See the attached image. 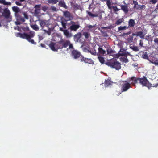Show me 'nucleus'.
Returning a JSON list of instances; mask_svg holds the SVG:
<instances>
[{
	"instance_id": "f257e3e1",
	"label": "nucleus",
	"mask_w": 158,
	"mask_h": 158,
	"mask_svg": "<svg viewBox=\"0 0 158 158\" xmlns=\"http://www.w3.org/2000/svg\"><path fill=\"white\" fill-rule=\"evenodd\" d=\"M12 8L15 12V16L17 21L24 22L25 21V19H28V16L27 12L21 11V9L16 6L12 7Z\"/></svg>"
},
{
	"instance_id": "f03ea898",
	"label": "nucleus",
	"mask_w": 158,
	"mask_h": 158,
	"mask_svg": "<svg viewBox=\"0 0 158 158\" xmlns=\"http://www.w3.org/2000/svg\"><path fill=\"white\" fill-rule=\"evenodd\" d=\"M131 80L133 81L131 84L133 85L139 83L143 86H146L148 88L152 86V84L149 83L145 76H143L142 78L132 77L131 78Z\"/></svg>"
},
{
	"instance_id": "7ed1b4c3",
	"label": "nucleus",
	"mask_w": 158,
	"mask_h": 158,
	"mask_svg": "<svg viewBox=\"0 0 158 158\" xmlns=\"http://www.w3.org/2000/svg\"><path fill=\"white\" fill-rule=\"evenodd\" d=\"M51 50L54 51H57L59 49L66 48L68 45L67 42L62 41V40L58 42H51L49 45Z\"/></svg>"
},
{
	"instance_id": "20e7f679",
	"label": "nucleus",
	"mask_w": 158,
	"mask_h": 158,
	"mask_svg": "<svg viewBox=\"0 0 158 158\" xmlns=\"http://www.w3.org/2000/svg\"><path fill=\"white\" fill-rule=\"evenodd\" d=\"M105 64L115 70H118L121 68V64L117 60L113 58L108 60L105 63Z\"/></svg>"
},
{
	"instance_id": "39448f33",
	"label": "nucleus",
	"mask_w": 158,
	"mask_h": 158,
	"mask_svg": "<svg viewBox=\"0 0 158 158\" xmlns=\"http://www.w3.org/2000/svg\"><path fill=\"white\" fill-rule=\"evenodd\" d=\"M35 35V32L33 31H31L27 33H17L15 34V36L16 37H20L23 39H26L27 40L33 38Z\"/></svg>"
},
{
	"instance_id": "423d86ee",
	"label": "nucleus",
	"mask_w": 158,
	"mask_h": 158,
	"mask_svg": "<svg viewBox=\"0 0 158 158\" xmlns=\"http://www.w3.org/2000/svg\"><path fill=\"white\" fill-rule=\"evenodd\" d=\"M131 88V84L126 81H123L121 84V92H126Z\"/></svg>"
},
{
	"instance_id": "0eeeda50",
	"label": "nucleus",
	"mask_w": 158,
	"mask_h": 158,
	"mask_svg": "<svg viewBox=\"0 0 158 158\" xmlns=\"http://www.w3.org/2000/svg\"><path fill=\"white\" fill-rule=\"evenodd\" d=\"M128 56H132V55L130 54L128 52L126 51V50L121 48L119 53L116 54V57L118 58L120 56H124V57H126Z\"/></svg>"
},
{
	"instance_id": "6e6552de",
	"label": "nucleus",
	"mask_w": 158,
	"mask_h": 158,
	"mask_svg": "<svg viewBox=\"0 0 158 158\" xmlns=\"http://www.w3.org/2000/svg\"><path fill=\"white\" fill-rule=\"evenodd\" d=\"M4 16L8 19L9 21H10L12 20V16L10 15V12L8 8H6L4 10L3 13Z\"/></svg>"
},
{
	"instance_id": "1a4fd4ad",
	"label": "nucleus",
	"mask_w": 158,
	"mask_h": 158,
	"mask_svg": "<svg viewBox=\"0 0 158 158\" xmlns=\"http://www.w3.org/2000/svg\"><path fill=\"white\" fill-rule=\"evenodd\" d=\"M41 4H39L35 5L34 7L35 9L34 15L35 16L37 17L39 19L40 18L39 15L41 11Z\"/></svg>"
},
{
	"instance_id": "9d476101",
	"label": "nucleus",
	"mask_w": 158,
	"mask_h": 158,
	"mask_svg": "<svg viewBox=\"0 0 158 158\" xmlns=\"http://www.w3.org/2000/svg\"><path fill=\"white\" fill-rule=\"evenodd\" d=\"M72 23L71 25L70 26V29L72 31H75L79 29L80 27L78 23H76L73 22H71Z\"/></svg>"
},
{
	"instance_id": "9b49d317",
	"label": "nucleus",
	"mask_w": 158,
	"mask_h": 158,
	"mask_svg": "<svg viewBox=\"0 0 158 158\" xmlns=\"http://www.w3.org/2000/svg\"><path fill=\"white\" fill-rule=\"evenodd\" d=\"M72 56H73V57L76 59L79 57L81 58V53L78 51L76 50H73L72 52Z\"/></svg>"
},
{
	"instance_id": "f8f14e48",
	"label": "nucleus",
	"mask_w": 158,
	"mask_h": 158,
	"mask_svg": "<svg viewBox=\"0 0 158 158\" xmlns=\"http://www.w3.org/2000/svg\"><path fill=\"white\" fill-rule=\"evenodd\" d=\"M80 61L81 62L84 61L85 63L92 64L93 63V61L91 59L85 58L83 56H81L80 58Z\"/></svg>"
},
{
	"instance_id": "ddd939ff",
	"label": "nucleus",
	"mask_w": 158,
	"mask_h": 158,
	"mask_svg": "<svg viewBox=\"0 0 158 158\" xmlns=\"http://www.w3.org/2000/svg\"><path fill=\"white\" fill-rule=\"evenodd\" d=\"M64 16L68 20H70L73 18V17L71 13L68 11H65L63 12Z\"/></svg>"
},
{
	"instance_id": "4468645a",
	"label": "nucleus",
	"mask_w": 158,
	"mask_h": 158,
	"mask_svg": "<svg viewBox=\"0 0 158 158\" xmlns=\"http://www.w3.org/2000/svg\"><path fill=\"white\" fill-rule=\"evenodd\" d=\"M38 21H39V24L40 25V27H42V29L45 26H47V24H46V23L47 22V21L46 20H40L39 19L38 20Z\"/></svg>"
},
{
	"instance_id": "2eb2a0df",
	"label": "nucleus",
	"mask_w": 158,
	"mask_h": 158,
	"mask_svg": "<svg viewBox=\"0 0 158 158\" xmlns=\"http://www.w3.org/2000/svg\"><path fill=\"white\" fill-rule=\"evenodd\" d=\"M121 9L122 10L125 14H127L129 10L128 6L127 5H121Z\"/></svg>"
},
{
	"instance_id": "dca6fc26",
	"label": "nucleus",
	"mask_w": 158,
	"mask_h": 158,
	"mask_svg": "<svg viewBox=\"0 0 158 158\" xmlns=\"http://www.w3.org/2000/svg\"><path fill=\"white\" fill-rule=\"evenodd\" d=\"M112 82L111 81L110 79H106L104 82V86L105 87H107L110 86L112 85Z\"/></svg>"
},
{
	"instance_id": "f3484780",
	"label": "nucleus",
	"mask_w": 158,
	"mask_h": 158,
	"mask_svg": "<svg viewBox=\"0 0 158 158\" xmlns=\"http://www.w3.org/2000/svg\"><path fill=\"white\" fill-rule=\"evenodd\" d=\"M133 35H135L137 36H139L140 38L142 39L143 38L144 35L143 34V33L142 31H139L135 32L133 34Z\"/></svg>"
},
{
	"instance_id": "a211bd4d",
	"label": "nucleus",
	"mask_w": 158,
	"mask_h": 158,
	"mask_svg": "<svg viewBox=\"0 0 158 158\" xmlns=\"http://www.w3.org/2000/svg\"><path fill=\"white\" fill-rule=\"evenodd\" d=\"M98 53L100 55H104L106 53L105 50H103L102 48L99 47L98 48Z\"/></svg>"
},
{
	"instance_id": "6ab92c4d",
	"label": "nucleus",
	"mask_w": 158,
	"mask_h": 158,
	"mask_svg": "<svg viewBox=\"0 0 158 158\" xmlns=\"http://www.w3.org/2000/svg\"><path fill=\"white\" fill-rule=\"evenodd\" d=\"M58 5L60 6L64 7L66 9L67 8V6L65 4V3L63 1H60L59 2Z\"/></svg>"
},
{
	"instance_id": "aec40b11",
	"label": "nucleus",
	"mask_w": 158,
	"mask_h": 158,
	"mask_svg": "<svg viewBox=\"0 0 158 158\" xmlns=\"http://www.w3.org/2000/svg\"><path fill=\"white\" fill-rule=\"evenodd\" d=\"M64 34L67 38L70 37L72 36V35L71 33L69 32L67 30H64Z\"/></svg>"
},
{
	"instance_id": "412c9836",
	"label": "nucleus",
	"mask_w": 158,
	"mask_h": 158,
	"mask_svg": "<svg viewBox=\"0 0 158 158\" xmlns=\"http://www.w3.org/2000/svg\"><path fill=\"white\" fill-rule=\"evenodd\" d=\"M135 24V22L134 20L132 19H130L128 22V27H133Z\"/></svg>"
},
{
	"instance_id": "4be33fe9",
	"label": "nucleus",
	"mask_w": 158,
	"mask_h": 158,
	"mask_svg": "<svg viewBox=\"0 0 158 158\" xmlns=\"http://www.w3.org/2000/svg\"><path fill=\"white\" fill-rule=\"evenodd\" d=\"M0 3L3 4L5 5L10 6L11 4V2H6L5 0H0Z\"/></svg>"
},
{
	"instance_id": "5701e85b",
	"label": "nucleus",
	"mask_w": 158,
	"mask_h": 158,
	"mask_svg": "<svg viewBox=\"0 0 158 158\" xmlns=\"http://www.w3.org/2000/svg\"><path fill=\"white\" fill-rule=\"evenodd\" d=\"M133 4L134 5V8L136 10H138V9L139 8L140 5H139L138 4V3L137 1H133Z\"/></svg>"
},
{
	"instance_id": "b1692460",
	"label": "nucleus",
	"mask_w": 158,
	"mask_h": 158,
	"mask_svg": "<svg viewBox=\"0 0 158 158\" xmlns=\"http://www.w3.org/2000/svg\"><path fill=\"white\" fill-rule=\"evenodd\" d=\"M88 51L92 55L95 56L97 55L96 51L94 48L93 49L88 50Z\"/></svg>"
},
{
	"instance_id": "393cba45",
	"label": "nucleus",
	"mask_w": 158,
	"mask_h": 158,
	"mask_svg": "<svg viewBox=\"0 0 158 158\" xmlns=\"http://www.w3.org/2000/svg\"><path fill=\"white\" fill-rule=\"evenodd\" d=\"M98 59L99 60L100 62L102 64H103L104 63L105 64V60L103 57L100 56H98Z\"/></svg>"
},
{
	"instance_id": "a878e982",
	"label": "nucleus",
	"mask_w": 158,
	"mask_h": 158,
	"mask_svg": "<svg viewBox=\"0 0 158 158\" xmlns=\"http://www.w3.org/2000/svg\"><path fill=\"white\" fill-rule=\"evenodd\" d=\"M62 41L64 42H68V45H67V47L68 46H69V49H73V46L72 44L70 43V42L69 40H62Z\"/></svg>"
},
{
	"instance_id": "bb28decb",
	"label": "nucleus",
	"mask_w": 158,
	"mask_h": 158,
	"mask_svg": "<svg viewBox=\"0 0 158 158\" xmlns=\"http://www.w3.org/2000/svg\"><path fill=\"white\" fill-rule=\"evenodd\" d=\"M150 62L152 64H154L158 66V59H152L150 60Z\"/></svg>"
},
{
	"instance_id": "cd10ccee",
	"label": "nucleus",
	"mask_w": 158,
	"mask_h": 158,
	"mask_svg": "<svg viewBox=\"0 0 158 158\" xmlns=\"http://www.w3.org/2000/svg\"><path fill=\"white\" fill-rule=\"evenodd\" d=\"M87 13L89 16L92 17H97L98 16V15L97 14H93L91 12L87 11Z\"/></svg>"
},
{
	"instance_id": "c85d7f7f",
	"label": "nucleus",
	"mask_w": 158,
	"mask_h": 158,
	"mask_svg": "<svg viewBox=\"0 0 158 158\" xmlns=\"http://www.w3.org/2000/svg\"><path fill=\"white\" fill-rule=\"evenodd\" d=\"M130 48L132 49L135 51L137 52L139 51V48L137 46L132 45L130 46Z\"/></svg>"
},
{
	"instance_id": "c756f323",
	"label": "nucleus",
	"mask_w": 158,
	"mask_h": 158,
	"mask_svg": "<svg viewBox=\"0 0 158 158\" xmlns=\"http://www.w3.org/2000/svg\"><path fill=\"white\" fill-rule=\"evenodd\" d=\"M120 60L121 61L125 63H127L129 61L128 60L127 58V56L121 57L120 58Z\"/></svg>"
},
{
	"instance_id": "7c9ffc66",
	"label": "nucleus",
	"mask_w": 158,
	"mask_h": 158,
	"mask_svg": "<svg viewBox=\"0 0 158 158\" xmlns=\"http://www.w3.org/2000/svg\"><path fill=\"white\" fill-rule=\"evenodd\" d=\"M81 35V34L80 32H78L77 34L74 35V39L78 40L80 39Z\"/></svg>"
},
{
	"instance_id": "2f4dec72",
	"label": "nucleus",
	"mask_w": 158,
	"mask_h": 158,
	"mask_svg": "<svg viewBox=\"0 0 158 158\" xmlns=\"http://www.w3.org/2000/svg\"><path fill=\"white\" fill-rule=\"evenodd\" d=\"M106 5L108 7V8L110 9H113V6H111V1H106Z\"/></svg>"
},
{
	"instance_id": "473e14b6",
	"label": "nucleus",
	"mask_w": 158,
	"mask_h": 158,
	"mask_svg": "<svg viewBox=\"0 0 158 158\" xmlns=\"http://www.w3.org/2000/svg\"><path fill=\"white\" fill-rule=\"evenodd\" d=\"M58 2V0H48V2L50 4H56Z\"/></svg>"
},
{
	"instance_id": "72a5a7b5",
	"label": "nucleus",
	"mask_w": 158,
	"mask_h": 158,
	"mask_svg": "<svg viewBox=\"0 0 158 158\" xmlns=\"http://www.w3.org/2000/svg\"><path fill=\"white\" fill-rule=\"evenodd\" d=\"M117 44L120 48H122L123 47V42L121 40H119V41L118 42Z\"/></svg>"
},
{
	"instance_id": "f704fd0d",
	"label": "nucleus",
	"mask_w": 158,
	"mask_h": 158,
	"mask_svg": "<svg viewBox=\"0 0 158 158\" xmlns=\"http://www.w3.org/2000/svg\"><path fill=\"white\" fill-rule=\"evenodd\" d=\"M83 35L84 36L86 39L88 38L90 36V34L88 32H84L83 33Z\"/></svg>"
},
{
	"instance_id": "c9c22d12",
	"label": "nucleus",
	"mask_w": 158,
	"mask_h": 158,
	"mask_svg": "<svg viewBox=\"0 0 158 158\" xmlns=\"http://www.w3.org/2000/svg\"><path fill=\"white\" fill-rule=\"evenodd\" d=\"M31 27L34 30L36 31H38L39 30V28L38 26L36 24L32 25Z\"/></svg>"
},
{
	"instance_id": "e433bc0d",
	"label": "nucleus",
	"mask_w": 158,
	"mask_h": 158,
	"mask_svg": "<svg viewBox=\"0 0 158 158\" xmlns=\"http://www.w3.org/2000/svg\"><path fill=\"white\" fill-rule=\"evenodd\" d=\"M129 27H127L126 26H124L123 27L120 26L118 27V30L119 31L124 30L127 29Z\"/></svg>"
},
{
	"instance_id": "4c0bfd02",
	"label": "nucleus",
	"mask_w": 158,
	"mask_h": 158,
	"mask_svg": "<svg viewBox=\"0 0 158 158\" xmlns=\"http://www.w3.org/2000/svg\"><path fill=\"white\" fill-rule=\"evenodd\" d=\"M50 10H51L53 12H57L58 10V9L54 6H51Z\"/></svg>"
},
{
	"instance_id": "58836bf2",
	"label": "nucleus",
	"mask_w": 158,
	"mask_h": 158,
	"mask_svg": "<svg viewBox=\"0 0 158 158\" xmlns=\"http://www.w3.org/2000/svg\"><path fill=\"white\" fill-rule=\"evenodd\" d=\"M107 54H109L110 55H111V54H112L114 53V51L111 48H109L107 49Z\"/></svg>"
},
{
	"instance_id": "ea45409f",
	"label": "nucleus",
	"mask_w": 158,
	"mask_h": 158,
	"mask_svg": "<svg viewBox=\"0 0 158 158\" xmlns=\"http://www.w3.org/2000/svg\"><path fill=\"white\" fill-rule=\"evenodd\" d=\"M113 9L115 12L118 11L120 10V9H118L116 6H113Z\"/></svg>"
},
{
	"instance_id": "a19ab883",
	"label": "nucleus",
	"mask_w": 158,
	"mask_h": 158,
	"mask_svg": "<svg viewBox=\"0 0 158 158\" xmlns=\"http://www.w3.org/2000/svg\"><path fill=\"white\" fill-rule=\"evenodd\" d=\"M158 0H150L149 1V3L150 4H156Z\"/></svg>"
},
{
	"instance_id": "79ce46f5",
	"label": "nucleus",
	"mask_w": 158,
	"mask_h": 158,
	"mask_svg": "<svg viewBox=\"0 0 158 158\" xmlns=\"http://www.w3.org/2000/svg\"><path fill=\"white\" fill-rule=\"evenodd\" d=\"M48 7L45 6H43L42 7V9L44 12L46 11L48 9Z\"/></svg>"
},
{
	"instance_id": "37998d69",
	"label": "nucleus",
	"mask_w": 158,
	"mask_h": 158,
	"mask_svg": "<svg viewBox=\"0 0 158 158\" xmlns=\"http://www.w3.org/2000/svg\"><path fill=\"white\" fill-rule=\"evenodd\" d=\"M142 57L144 59H148V55L146 53H143L142 55Z\"/></svg>"
},
{
	"instance_id": "c03bdc74",
	"label": "nucleus",
	"mask_w": 158,
	"mask_h": 158,
	"mask_svg": "<svg viewBox=\"0 0 158 158\" xmlns=\"http://www.w3.org/2000/svg\"><path fill=\"white\" fill-rule=\"evenodd\" d=\"M146 6L144 5H140V6L138 9V10H142L143 9H145Z\"/></svg>"
},
{
	"instance_id": "a18cd8bd",
	"label": "nucleus",
	"mask_w": 158,
	"mask_h": 158,
	"mask_svg": "<svg viewBox=\"0 0 158 158\" xmlns=\"http://www.w3.org/2000/svg\"><path fill=\"white\" fill-rule=\"evenodd\" d=\"M143 40H140L139 45L141 47H145V46L143 44Z\"/></svg>"
},
{
	"instance_id": "49530a36",
	"label": "nucleus",
	"mask_w": 158,
	"mask_h": 158,
	"mask_svg": "<svg viewBox=\"0 0 158 158\" xmlns=\"http://www.w3.org/2000/svg\"><path fill=\"white\" fill-rule=\"evenodd\" d=\"M122 22V20L121 19H119L116 21V24L117 25H119Z\"/></svg>"
},
{
	"instance_id": "de8ad7c7",
	"label": "nucleus",
	"mask_w": 158,
	"mask_h": 158,
	"mask_svg": "<svg viewBox=\"0 0 158 158\" xmlns=\"http://www.w3.org/2000/svg\"><path fill=\"white\" fill-rule=\"evenodd\" d=\"M15 4L19 6H21L22 5V4L19 1H16L15 2Z\"/></svg>"
},
{
	"instance_id": "09e8293b",
	"label": "nucleus",
	"mask_w": 158,
	"mask_h": 158,
	"mask_svg": "<svg viewBox=\"0 0 158 158\" xmlns=\"http://www.w3.org/2000/svg\"><path fill=\"white\" fill-rule=\"evenodd\" d=\"M101 31V33L103 34V35L105 36H107V35L106 34V33L104 32V31H103L102 30H100Z\"/></svg>"
},
{
	"instance_id": "8fccbe9b",
	"label": "nucleus",
	"mask_w": 158,
	"mask_h": 158,
	"mask_svg": "<svg viewBox=\"0 0 158 158\" xmlns=\"http://www.w3.org/2000/svg\"><path fill=\"white\" fill-rule=\"evenodd\" d=\"M87 27L88 28H89L90 29H92V28H94L95 27L94 26L92 25H87Z\"/></svg>"
},
{
	"instance_id": "3c124183",
	"label": "nucleus",
	"mask_w": 158,
	"mask_h": 158,
	"mask_svg": "<svg viewBox=\"0 0 158 158\" xmlns=\"http://www.w3.org/2000/svg\"><path fill=\"white\" fill-rule=\"evenodd\" d=\"M29 42H31V44H35L36 43L34 41V40H28Z\"/></svg>"
},
{
	"instance_id": "603ef678",
	"label": "nucleus",
	"mask_w": 158,
	"mask_h": 158,
	"mask_svg": "<svg viewBox=\"0 0 158 158\" xmlns=\"http://www.w3.org/2000/svg\"><path fill=\"white\" fill-rule=\"evenodd\" d=\"M62 24L63 28H66V24L63 22H62Z\"/></svg>"
},
{
	"instance_id": "864d4df0",
	"label": "nucleus",
	"mask_w": 158,
	"mask_h": 158,
	"mask_svg": "<svg viewBox=\"0 0 158 158\" xmlns=\"http://www.w3.org/2000/svg\"><path fill=\"white\" fill-rule=\"evenodd\" d=\"M48 35H50L51 34V32L50 31H47L44 30H43Z\"/></svg>"
},
{
	"instance_id": "5fc2aeb1",
	"label": "nucleus",
	"mask_w": 158,
	"mask_h": 158,
	"mask_svg": "<svg viewBox=\"0 0 158 158\" xmlns=\"http://www.w3.org/2000/svg\"><path fill=\"white\" fill-rule=\"evenodd\" d=\"M19 22L20 21H17L15 22V23L16 25H20V23Z\"/></svg>"
},
{
	"instance_id": "6e6d98bb",
	"label": "nucleus",
	"mask_w": 158,
	"mask_h": 158,
	"mask_svg": "<svg viewBox=\"0 0 158 158\" xmlns=\"http://www.w3.org/2000/svg\"><path fill=\"white\" fill-rule=\"evenodd\" d=\"M40 45L43 48H45V46L44 44H41Z\"/></svg>"
},
{
	"instance_id": "4d7b16f0",
	"label": "nucleus",
	"mask_w": 158,
	"mask_h": 158,
	"mask_svg": "<svg viewBox=\"0 0 158 158\" xmlns=\"http://www.w3.org/2000/svg\"><path fill=\"white\" fill-rule=\"evenodd\" d=\"M109 28V27H102L101 29H104V28L106 29V28Z\"/></svg>"
},
{
	"instance_id": "13d9d810",
	"label": "nucleus",
	"mask_w": 158,
	"mask_h": 158,
	"mask_svg": "<svg viewBox=\"0 0 158 158\" xmlns=\"http://www.w3.org/2000/svg\"><path fill=\"white\" fill-rule=\"evenodd\" d=\"M60 31H64V30H63V28H60Z\"/></svg>"
},
{
	"instance_id": "bf43d9fd",
	"label": "nucleus",
	"mask_w": 158,
	"mask_h": 158,
	"mask_svg": "<svg viewBox=\"0 0 158 158\" xmlns=\"http://www.w3.org/2000/svg\"><path fill=\"white\" fill-rule=\"evenodd\" d=\"M25 0H19L20 2H23L24 1H25Z\"/></svg>"
},
{
	"instance_id": "052dcab7",
	"label": "nucleus",
	"mask_w": 158,
	"mask_h": 158,
	"mask_svg": "<svg viewBox=\"0 0 158 158\" xmlns=\"http://www.w3.org/2000/svg\"><path fill=\"white\" fill-rule=\"evenodd\" d=\"M154 41L156 43L158 42V40H154Z\"/></svg>"
},
{
	"instance_id": "680f3d73",
	"label": "nucleus",
	"mask_w": 158,
	"mask_h": 158,
	"mask_svg": "<svg viewBox=\"0 0 158 158\" xmlns=\"http://www.w3.org/2000/svg\"><path fill=\"white\" fill-rule=\"evenodd\" d=\"M157 86H158V84H156V85H155V86H153V87H154V86L157 87Z\"/></svg>"
},
{
	"instance_id": "e2e57ef3",
	"label": "nucleus",
	"mask_w": 158,
	"mask_h": 158,
	"mask_svg": "<svg viewBox=\"0 0 158 158\" xmlns=\"http://www.w3.org/2000/svg\"><path fill=\"white\" fill-rule=\"evenodd\" d=\"M102 2H103L104 1H106V0H100Z\"/></svg>"
},
{
	"instance_id": "0e129e2a",
	"label": "nucleus",
	"mask_w": 158,
	"mask_h": 158,
	"mask_svg": "<svg viewBox=\"0 0 158 158\" xmlns=\"http://www.w3.org/2000/svg\"><path fill=\"white\" fill-rule=\"evenodd\" d=\"M111 1V0H106V1Z\"/></svg>"
},
{
	"instance_id": "69168bd1",
	"label": "nucleus",
	"mask_w": 158,
	"mask_h": 158,
	"mask_svg": "<svg viewBox=\"0 0 158 158\" xmlns=\"http://www.w3.org/2000/svg\"><path fill=\"white\" fill-rule=\"evenodd\" d=\"M157 8L158 9V4H157Z\"/></svg>"
},
{
	"instance_id": "338daca9",
	"label": "nucleus",
	"mask_w": 158,
	"mask_h": 158,
	"mask_svg": "<svg viewBox=\"0 0 158 158\" xmlns=\"http://www.w3.org/2000/svg\"><path fill=\"white\" fill-rule=\"evenodd\" d=\"M119 41V40H116V42H117V41Z\"/></svg>"
},
{
	"instance_id": "774afa93",
	"label": "nucleus",
	"mask_w": 158,
	"mask_h": 158,
	"mask_svg": "<svg viewBox=\"0 0 158 158\" xmlns=\"http://www.w3.org/2000/svg\"><path fill=\"white\" fill-rule=\"evenodd\" d=\"M115 4H117V3L116 2V3H115Z\"/></svg>"
}]
</instances>
